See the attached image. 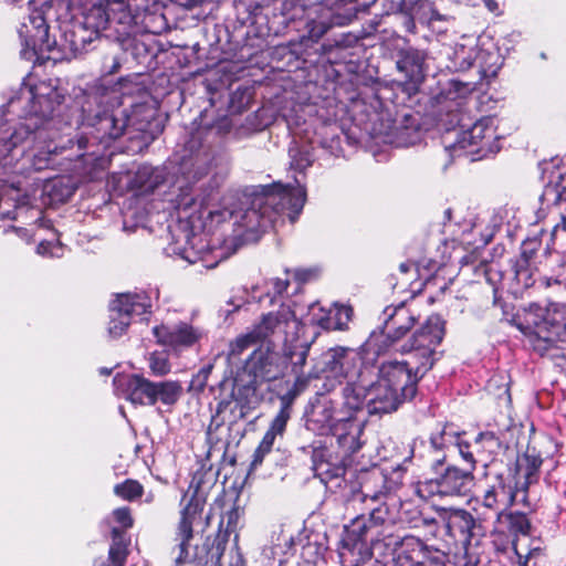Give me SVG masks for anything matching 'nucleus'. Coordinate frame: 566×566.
Wrapping results in <instances>:
<instances>
[{"label": "nucleus", "instance_id": "nucleus-23", "mask_svg": "<svg viewBox=\"0 0 566 566\" xmlns=\"http://www.w3.org/2000/svg\"><path fill=\"white\" fill-rule=\"evenodd\" d=\"M433 562L446 566L444 555L439 552H428L420 541L403 543L402 549L396 557V566H420Z\"/></svg>", "mask_w": 566, "mask_h": 566}, {"label": "nucleus", "instance_id": "nucleus-27", "mask_svg": "<svg viewBox=\"0 0 566 566\" xmlns=\"http://www.w3.org/2000/svg\"><path fill=\"white\" fill-rule=\"evenodd\" d=\"M420 140L418 122L411 115H405L403 123L395 125L388 142L396 147H408Z\"/></svg>", "mask_w": 566, "mask_h": 566}, {"label": "nucleus", "instance_id": "nucleus-8", "mask_svg": "<svg viewBox=\"0 0 566 566\" xmlns=\"http://www.w3.org/2000/svg\"><path fill=\"white\" fill-rule=\"evenodd\" d=\"M306 201V191L296 186L274 184L264 197L254 200L252 207L242 217L245 232L265 231L274 226L276 219L286 216L294 223Z\"/></svg>", "mask_w": 566, "mask_h": 566}, {"label": "nucleus", "instance_id": "nucleus-6", "mask_svg": "<svg viewBox=\"0 0 566 566\" xmlns=\"http://www.w3.org/2000/svg\"><path fill=\"white\" fill-rule=\"evenodd\" d=\"M155 113L147 104H136L130 109L116 108L88 116L83 124L87 130L77 139L78 149L87 147L88 144L108 146L124 134H128L130 139L137 138L139 134L149 130Z\"/></svg>", "mask_w": 566, "mask_h": 566}, {"label": "nucleus", "instance_id": "nucleus-18", "mask_svg": "<svg viewBox=\"0 0 566 566\" xmlns=\"http://www.w3.org/2000/svg\"><path fill=\"white\" fill-rule=\"evenodd\" d=\"M113 384L116 396L134 405L154 406L155 382L138 375L118 374Z\"/></svg>", "mask_w": 566, "mask_h": 566}, {"label": "nucleus", "instance_id": "nucleus-16", "mask_svg": "<svg viewBox=\"0 0 566 566\" xmlns=\"http://www.w3.org/2000/svg\"><path fill=\"white\" fill-rule=\"evenodd\" d=\"M286 358L269 347L254 350L245 363V370L254 382L272 381L285 375Z\"/></svg>", "mask_w": 566, "mask_h": 566}, {"label": "nucleus", "instance_id": "nucleus-59", "mask_svg": "<svg viewBox=\"0 0 566 566\" xmlns=\"http://www.w3.org/2000/svg\"><path fill=\"white\" fill-rule=\"evenodd\" d=\"M229 304L233 306V311H237L242 306L243 302H235V298H231Z\"/></svg>", "mask_w": 566, "mask_h": 566}, {"label": "nucleus", "instance_id": "nucleus-60", "mask_svg": "<svg viewBox=\"0 0 566 566\" xmlns=\"http://www.w3.org/2000/svg\"><path fill=\"white\" fill-rule=\"evenodd\" d=\"M228 405H229V402H228V401H226V400L220 401V402H219V405H218V410H217V411H218V413H221V412L226 409V407H227Z\"/></svg>", "mask_w": 566, "mask_h": 566}, {"label": "nucleus", "instance_id": "nucleus-19", "mask_svg": "<svg viewBox=\"0 0 566 566\" xmlns=\"http://www.w3.org/2000/svg\"><path fill=\"white\" fill-rule=\"evenodd\" d=\"M439 518L443 522L448 535L470 544L473 537V530L476 526L473 515L463 509L434 506Z\"/></svg>", "mask_w": 566, "mask_h": 566}, {"label": "nucleus", "instance_id": "nucleus-62", "mask_svg": "<svg viewBox=\"0 0 566 566\" xmlns=\"http://www.w3.org/2000/svg\"><path fill=\"white\" fill-rule=\"evenodd\" d=\"M98 177H99V175H98V172L96 171L95 168L92 171L88 172V179H91V180L96 179Z\"/></svg>", "mask_w": 566, "mask_h": 566}, {"label": "nucleus", "instance_id": "nucleus-58", "mask_svg": "<svg viewBox=\"0 0 566 566\" xmlns=\"http://www.w3.org/2000/svg\"><path fill=\"white\" fill-rule=\"evenodd\" d=\"M258 448H259L261 451H264V452L270 453L273 447H272V446H270L268 442L261 441Z\"/></svg>", "mask_w": 566, "mask_h": 566}, {"label": "nucleus", "instance_id": "nucleus-13", "mask_svg": "<svg viewBox=\"0 0 566 566\" xmlns=\"http://www.w3.org/2000/svg\"><path fill=\"white\" fill-rule=\"evenodd\" d=\"M151 307L150 297L144 293L118 294L109 303L108 334L113 338L123 336L135 316H140Z\"/></svg>", "mask_w": 566, "mask_h": 566}, {"label": "nucleus", "instance_id": "nucleus-12", "mask_svg": "<svg viewBox=\"0 0 566 566\" xmlns=\"http://www.w3.org/2000/svg\"><path fill=\"white\" fill-rule=\"evenodd\" d=\"M474 475L471 471L448 467L437 479L426 480L416 485V494L422 500L452 499L464 496L473 484Z\"/></svg>", "mask_w": 566, "mask_h": 566}, {"label": "nucleus", "instance_id": "nucleus-5", "mask_svg": "<svg viewBox=\"0 0 566 566\" xmlns=\"http://www.w3.org/2000/svg\"><path fill=\"white\" fill-rule=\"evenodd\" d=\"M385 497L386 493L381 491L363 495V502H377L379 505L370 507L368 516L359 515L344 527L338 549L340 566H364L371 558L373 546L388 536L385 524L389 512L382 505Z\"/></svg>", "mask_w": 566, "mask_h": 566}, {"label": "nucleus", "instance_id": "nucleus-44", "mask_svg": "<svg viewBox=\"0 0 566 566\" xmlns=\"http://www.w3.org/2000/svg\"><path fill=\"white\" fill-rule=\"evenodd\" d=\"M63 250L62 244L57 240L41 239L36 247L38 254L49 258H61Z\"/></svg>", "mask_w": 566, "mask_h": 566}, {"label": "nucleus", "instance_id": "nucleus-1", "mask_svg": "<svg viewBox=\"0 0 566 566\" xmlns=\"http://www.w3.org/2000/svg\"><path fill=\"white\" fill-rule=\"evenodd\" d=\"M65 95L51 81L23 83L2 113L15 114L20 122L0 119V182L9 174H30L54 165L55 156L64 148L55 139L62 125Z\"/></svg>", "mask_w": 566, "mask_h": 566}, {"label": "nucleus", "instance_id": "nucleus-36", "mask_svg": "<svg viewBox=\"0 0 566 566\" xmlns=\"http://www.w3.org/2000/svg\"><path fill=\"white\" fill-rule=\"evenodd\" d=\"M525 468H524V483L520 490V496L527 495V489L531 484L536 483L538 481V472L543 460L539 455L526 454L524 457Z\"/></svg>", "mask_w": 566, "mask_h": 566}, {"label": "nucleus", "instance_id": "nucleus-3", "mask_svg": "<svg viewBox=\"0 0 566 566\" xmlns=\"http://www.w3.org/2000/svg\"><path fill=\"white\" fill-rule=\"evenodd\" d=\"M406 400L397 388L389 387L376 376V367L366 382H352L342 389L339 399L325 400L316 407L307 420L311 430L329 434L336 440L345 457L358 452L363 446V434L367 423L364 407L370 415L395 411Z\"/></svg>", "mask_w": 566, "mask_h": 566}, {"label": "nucleus", "instance_id": "nucleus-42", "mask_svg": "<svg viewBox=\"0 0 566 566\" xmlns=\"http://www.w3.org/2000/svg\"><path fill=\"white\" fill-rule=\"evenodd\" d=\"M327 308L321 306L318 303H311L307 306V313L305 317V322H302V326L304 324L316 325L322 329H325L326 317H327Z\"/></svg>", "mask_w": 566, "mask_h": 566}, {"label": "nucleus", "instance_id": "nucleus-33", "mask_svg": "<svg viewBox=\"0 0 566 566\" xmlns=\"http://www.w3.org/2000/svg\"><path fill=\"white\" fill-rule=\"evenodd\" d=\"M182 394V387L178 381L155 382L154 405L157 401L166 406L175 405Z\"/></svg>", "mask_w": 566, "mask_h": 566}, {"label": "nucleus", "instance_id": "nucleus-48", "mask_svg": "<svg viewBox=\"0 0 566 566\" xmlns=\"http://www.w3.org/2000/svg\"><path fill=\"white\" fill-rule=\"evenodd\" d=\"M213 369V364L209 363L201 367L199 371L192 377L191 387L201 391L207 385V380Z\"/></svg>", "mask_w": 566, "mask_h": 566}, {"label": "nucleus", "instance_id": "nucleus-20", "mask_svg": "<svg viewBox=\"0 0 566 566\" xmlns=\"http://www.w3.org/2000/svg\"><path fill=\"white\" fill-rule=\"evenodd\" d=\"M157 343L176 352L191 347L200 338L201 333L193 326L180 322L174 326L160 325L153 328Z\"/></svg>", "mask_w": 566, "mask_h": 566}, {"label": "nucleus", "instance_id": "nucleus-40", "mask_svg": "<svg viewBox=\"0 0 566 566\" xmlns=\"http://www.w3.org/2000/svg\"><path fill=\"white\" fill-rule=\"evenodd\" d=\"M329 17V10H324V14L321 15L319 20H311L307 22L308 36L313 41H318L333 25Z\"/></svg>", "mask_w": 566, "mask_h": 566}, {"label": "nucleus", "instance_id": "nucleus-55", "mask_svg": "<svg viewBox=\"0 0 566 566\" xmlns=\"http://www.w3.org/2000/svg\"><path fill=\"white\" fill-rule=\"evenodd\" d=\"M345 474L344 465H336L332 471V478H338Z\"/></svg>", "mask_w": 566, "mask_h": 566}, {"label": "nucleus", "instance_id": "nucleus-45", "mask_svg": "<svg viewBox=\"0 0 566 566\" xmlns=\"http://www.w3.org/2000/svg\"><path fill=\"white\" fill-rule=\"evenodd\" d=\"M149 368L156 376H164L170 371L168 357L164 353H154L149 357Z\"/></svg>", "mask_w": 566, "mask_h": 566}, {"label": "nucleus", "instance_id": "nucleus-25", "mask_svg": "<svg viewBox=\"0 0 566 566\" xmlns=\"http://www.w3.org/2000/svg\"><path fill=\"white\" fill-rule=\"evenodd\" d=\"M76 188V184L70 177L51 178L43 185V202L46 205L64 203L74 195Z\"/></svg>", "mask_w": 566, "mask_h": 566}, {"label": "nucleus", "instance_id": "nucleus-4", "mask_svg": "<svg viewBox=\"0 0 566 566\" xmlns=\"http://www.w3.org/2000/svg\"><path fill=\"white\" fill-rule=\"evenodd\" d=\"M209 171V157L202 154H196L184 158L180 163L178 172L180 176L176 180L177 193L169 199L172 208L177 211L179 222H186L189 233L187 247L181 249L171 248V252L178 255L188 264L201 263L203 268H214L218 261L209 262L208 258L211 251L201 235L197 232L203 230L205 220L212 217V210L208 208L207 196L200 187L195 184L201 180Z\"/></svg>", "mask_w": 566, "mask_h": 566}, {"label": "nucleus", "instance_id": "nucleus-22", "mask_svg": "<svg viewBox=\"0 0 566 566\" xmlns=\"http://www.w3.org/2000/svg\"><path fill=\"white\" fill-rule=\"evenodd\" d=\"M2 216L8 219L19 220V219H28L30 216L34 218V221L29 224V228H15L12 227V230L20 237L21 239L30 242L32 238L38 237V231L50 230L51 223L49 220H45L42 216V210L39 208H29L24 203L15 207L13 211L3 212Z\"/></svg>", "mask_w": 566, "mask_h": 566}, {"label": "nucleus", "instance_id": "nucleus-54", "mask_svg": "<svg viewBox=\"0 0 566 566\" xmlns=\"http://www.w3.org/2000/svg\"><path fill=\"white\" fill-rule=\"evenodd\" d=\"M560 230L566 231V217H563L562 220L554 227L553 234Z\"/></svg>", "mask_w": 566, "mask_h": 566}, {"label": "nucleus", "instance_id": "nucleus-2", "mask_svg": "<svg viewBox=\"0 0 566 566\" xmlns=\"http://www.w3.org/2000/svg\"><path fill=\"white\" fill-rule=\"evenodd\" d=\"M384 315L387 332L373 334L365 350L374 355L394 350L405 356L401 360L382 361L376 367V376L389 387L397 388L405 399H412L418 381L436 361V349L444 336V321L439 315H431L407 342H402L413 327L416 316L405 304L387 307Z\"/></svg>", "mask_w": 566, "mask_h": 566}, {"label": "nucleus", "instance_id": "nucleus-51", "mask_svg": "<svg viewBox=\"0 0 566 566\" xmlns=\"http://www.w3.org/2000/svg\"><path fill=\"white\" fill-rule=\"evenodd\" d=\"M496 437L492 432H481L475 438V446H479L480 443H486L489 446L496 444Z\"/></svg>", "mask_w": 566, "mask_h": 566}, {"label": "nucleus", "instance_id": "nucleus-11", "mask_svg": "<svg viewBox=\"0 0 566 566\" xmlns=\"http://www.w3.org/2000/svg\"><path fill=\"white\" fill-rule=\"evenodd\" d=\"M321 373L327 378H345L346 385L366 382L374 371V365L365 364L361 353L354 348L335 347L321 356Z\"/></svg>", "mask_w": 566, "mask_h": 566}, {"label": "nucleus", "instance_id": "nucleus-49", "mask_svg": "<svg viewBox=\"0 0 566 566\" xmlns=\"http://www.w3.org/2000/svg\"><path fill=\"white\" fill-rule=\"evenodd\" d=\"M114 520L120 525L122 531H126L133 526V517L128 507H118L113 511Z\"/></svg>", "mask_w": 566, "mask_h": 566}, {"label": "nucleus", "instance_id": "nucleus-17", "mask_svg": "<svg viewBox=\"0 0 566 566\" xmlns=\"http://www.w3.org/2000/svg\"><path fill=\"white\" fill-rule=\"evenodd\" d=\"M201 510L202 505L196 497H191L181 510L177 530V537L180 539V544L178 545V555L175 558L176 566H182L186 564L203 566V562L201 559L192 557L189 553V542L193 537L192 525Z\"/></svg>", "mask_w": 566, "mask_h": 566}, {"label": "nucleus", "instance_id": "nucleus-37", "mask_svg": "<svg viewBox=\"0 0 566 566\" xmlns=\"http://www.w3.org/2000/svg\"><path fill=\"white\" fill-rule=\"evenodd\" d=\"M256 339L252 327L245 333L238 336L233 342L229 345V352L227 354V359L232 360L239 357L244 350L259 343Z\"/></svg>", "mask_w": 566, "mask_h": 566}, {"label": "nucleus", "instance_id": "nucleus-31", "mask_svg": "<svg viewBox=\"0 0 566 566\" xmlns=\"http://www.w3.org/2000/svg\"><path fill=\"white\" fill-rule=\"evenodd\" d=\"M241 516L242 512L237 506H233L226 513L224 517L220 522L219 532L216 538L218 548L227 544L231 533H235L234 538L235 541L238 539L239 535L237 533V530L239 527Z\"/></svg>", "mask_w": 566, "mask_h": 566}, {"label": "nucleus", "instance_id": "nucleus-56", "mask_svg": "<svg viewBox=\"0 0 566 566\" xmlns=\"http://www.w3.org/2000/svg\"><path fill=\"white\" fill-rule=\"evenodd\" d=\"M413 268V263L412 262H403L399 265V270L401 273H407L409 272V270Z\"/></svg>", "mask_w": 566, "mask_h": 566}, {"label": "nucleus", "instance_id": "nucleus-30", "mask_svg": "<svg viewBox=\"0 0 566 566\" xmlns=\"http://www.w3.org/2000/svg\"><path fill=\"white\" fill-rule=\"evenodd\" d=\"M325 331H346L353 318V308L349 305L335 303L327 308Z\"/></svg>", "mask_w": 566, "mask_h": 566}, {"label": "nucleus", "instance_id": "nucleus-38", "mask_svg": "<svg viewBox=\"0 0 566 566\" xmlns=\"http://www.w3.org/2000/svg\"><path fill=\"white\" fill-rule=\"evenodd\" d=\"M114 492L126 501H134L143 495L144 488L138 481L128 479L123 483L116 484Z\"/></svg>", "mask_w": 566, "mask_h": 566}, {"label": "nucleus", "instance_id": "nucleus-24", "mask_svg": "<svg viewBox=\"0 0 566 566\" xmlns=\"http://www.w3.org/2000/svg\"><path fill=\"white\" fill-rule=\"evenodd\" d=\"M167 169L165 167H153L142 165L138 167L128 182L133 190L139 193H151L167 180Z\"/></svg>", "mask_w": 566, "mask_h": 566}, {"label": "nucleus", "instance_id": "nucleus-63", "mask_svg": "<svg viewBox=\"0 0 566 566\" xmlns=\"http://www.w3.org/2000/svg\"><path fill=\"white\" fill-rule=\"evenodd\" d=\"M111 373H112V369H108V368H105V367L99 369V374L104 375V376H108V375H111Z\"/></svg>", "mask_w": 566, "mask_h": 566}, {"label": "nucleus", "instance_id": "nucleus-39", "mask_svg": "<svg viewBox=\"0 0 566 566\" xmlns=\"http://www.w3.org/2000/svg\"><path fill=\"white\" fill-rule=\"evenodd\" d=\"M291 168L297 171H303L313 164V155L307 148H300L297 146L290 148Z\"/></svg>", "mask_w": 566, "mask_h": 566}, {"label": "nucleus", "instance_id": "nucleus-14", "mask_svg": "<svg viewBox=\"0 0 566 566\" xmlns=\"http://www.w3.org/2000/svg\"><path fill=\"white\" fill-rule=\"evenodd\" d=\"M476 502L485 509V512L481 513L483 518L494 516L496 522L514 504L530 506L527 495L520 496V490L507 485L502 476H499L497 481L485 490L481 499H476Z\"/></svg>", "mask_w": 566, "mask_h": 566}, {"label": "nucleus", "instance_id": "nucleus-9", "mask_svg": "<svg viewBox=\"0 0 566 566\" xmlns=\"http://www.w3.org/2000/svg\"><path fill=\"white\" fill-rule=\"evenodd\" d=\"M302 316L297 303L285 298L276 311L263 314L252 329L261 343H295L302 329Z\"/></svg>", "mask_w": 566, "mask_h": 566}, {"label": "nucleus", "instance_id": "nucleus-32", "mask_svg": "<svg viewBox=\"0 0 566 566\" xmlns=\"http://www.w3.org/2000/svg\"><path fill=\"white\" fill-rule=\"evenodd\" d=\"M499 525L505 524L507 532L517 537L520 535L526 536L531 532V522L526 514L520 512H504L497 521Z\"/></svg>", "mask_w": 566, "mask_h": 566}, {"label": "nucleus", "instance_id": "nucleus-26", "mask_svg": "<svg viewBox=\"0 0 566 566\" xmlns=\"http://www.w3.org/2000/svg\"><path fill=\"white\" fill-rule=\"evenodd\" d=\"M308 352L310 344L307 343H289L284 345V354L282 356L286 358V364H291V371L295 376L296 384H305L307 381L308 377L305 376L303 369Z\"/></svg>", "mask_w": 566, "mask_h": 566}, {"label": "nucleus", "instance_id": "nucleus-7", "mask_svg": "<svg viewBox=\"0 0 566 566\" xmlns=\"http://www.w3.org/2000/svg\"><path fill=\"white\" fill-rule=\"evenodd\" d=\"M521 329L530 346L541 356L557 358L566 355L565 304H531L525 311Z\"/></svg>", "mask_w": 566, "mask_h": 566}, {"label": "nucleus", "instance_id": "nucleus-52", "mask_svg": "<svg viewBox=\"0 0 566 566\" xmlns=\"http://www.w3.org/2000/svg\"><path fill=\"white\" fill-rule=\"evenodd\" d=\"M266 454H268V452L261 451L259 448H256V450L254 451V454H253L251 465L253 468L259 467L263 462V459Z\"/></svg>", "mask_w": 566, "mask_h": 566}, {"label": "nucleus", "instance_id": "nucleus-35", "mask_svg": "<svg viewBox=\"0 0 566 566\" xmlns=\"http://www.w3.org/2000/svg\"><path fill=\"white\" fill-rule=\"evenodd\" d=\"M106 20H116L118 23H127L133 19L129 0H106Z\"/></svg>", "mask_w": 566, "mask_h": 566}, {"label": "nucleus", "instance_id": "nucleus-28", "mask_svg": "<svg viewBox=\"0 0 566 566\" xmlns=\"http://www.w3.org/2000/svg\"><path fill=\"white\" fill-rule=\"evenodd\" d=\"M401 7L408 10L421 23L431 25L434 21H444L447 17L440 14L430 0H401Z\"/></svg>", "mask_w": 566, "mask_h": 566}, {"label": "nucleus", "instance_id": "nucleus-47", "mask_svg": "<svg viewBox=\"0 0 566 566\" xmlns=\"http://www.w3.org/2000/svg\"><path fill=\"white\" fill-rule=\"evenodd\" d=\"M290 287V281L287 279L274 277L268 282V293L272 294V301L275 297H281Z\"/></svg>", "mask_w": 566, "mask_h": 566}, {"label": "nucleus", "instance_id": "nucleus-21", "mask_svg": "<svg viewBox=\"0 0 566 566\" xmlns=\"http://www.w3.org/2000/svg\"><path fill=\"white\" fill-rule=\"evenodd\" d=\"M427 53L422 50L409 48L398 54L397 70L405 77V83L410 91L418 90L426 76Z\"/></svg>", "mask_w": 566, "mask_h": 566}, {"label": "nucleus", "instance_id": "nucleus-43", "mask_svg": "<svg viewBox=\"0 0 566 566\" xmlns=\"http://www.w3.org/2000/svg\"><path fill=\"white\" fill-rule=\"evenodd\" d=\"M457 434L452 428L446 426L440 432L431 436L430 443L433 449L442 450L453 446V441H457Z\"/></svg>", "mask_w": 566, "mask_h": 566}, {"label": "nucleus", "instance_id": "nucleus-64", "mask_svg": "<svg viewBox=\"0 0 566 566\" xmlns=\"http://www.w3.org/2000/svg\"><path fill=\"white\" fill-rule=\"evenodd\" d=\"M420 566H443V565L440 563L433 562V563H429V564H421Z\"/></svg>", "mask_w": 566, "mask_h": 566}, {"label": "nucleus", "instance_id": "nucleus-57", "mask_svg": "<svg viewBox=\"0 0 566 566\" xmlns=\"http://www.w3.org/2000/svg\"><path fill=\"white\" fill-rule=\"evenodd\" d=\"M484 3L491 12H495L497 10V3L494 0H484Z\"/></svg>", "mask_w": 566, "mask_h": 566}, {"label": "nucleus", "instance_id": "nucleus-61", "mask_svg": "<svg viewBox=\"0 0 566 566\" xmlns=\"http://www.w3.org/2000/svg\"><path fill=\"white\" fill-rule=\"evenodd\" d=\"M444 463V457L437 458L433 462V468L437 469L438 467H441Z\"/></svg>", "mask_w": 566, "mask_h": 566}, {"label": "nucleus", "instance_id": "nucleus-34", "mask_svg": "<svg viewBox=\"0 0 566 566\" xmlns=\"http://www.w3.org/2000/svg\"><path fill=\"white\" fill-rule=\"evenodd\" d=\"M291 417L290 407L286 402H284L277 412V415L272 420L270 428L265 432L262 441L268 442L273 447L274 441L277 436H283L286 429L287 421Z\"/></svg>", "mask_w": 566, "mask_h": 566}, {"label": "nucleus", "instance_id": "nucleus-29", "mask_svg": "<svg viewBox=\"0 0 566 566\" xmlns=\"http://www.w3.org/2000/svg\"><path fill=\"white\" fill-rule=\"evenodd\" d=\"M130 538L119 527L112 528V544L108 551V558L113 566H125L128 556Z\"/></svg>", "mask_w": 566, "mask_h": 566}, {"label": "nucleus", "instance_id": "nucleus-41", "mask_svg": "<svg viewBox=\"0 0 566 566\" xmlns=\"http://www.w3.org/2000/svg\"><path fill=\"white\" fill-rule=\"evenodd\" d=\"M475 90V84L472 82H462L460 80H451L447 90V97L449 99H462L469 96Z\"/></svg>", "mask_w": 566, "mask_h": 566}, {"label": "nucleus", "instance_id": "nucleus-46", "mask_svg": "<svg viewBox=\"0 0 566 566\" xmlns=\"http://www.w3.org/2000/svg\"><path fill=\"white\" fill-rule=\"evenodd\" d=\"M452 447H455L458 449L461 458L467 462L468 468L465 470L467 471H471L473 473L474 470H475L476 462H475L473 452L470 451V444L467 443V442H463L460 439V434L458 433L457 434V441H453V446Z\"/></svg>", "mask_w": 566, "mask_h": 566}, {"label": "nucleus", "instance_id": "nucleus-15", "mask_svg": "<svg viewBox=\"0 0 566 566\" xmlns=\"http://www.w3.org/2000/svg\"><path fill=\"white\" fill-rule=\"evenodd\" d=\"M18 32L21 39V56L23 59L32 60L34 56L51 50L49 27L41 11H32L27 21L21 23Z\"/></svg>", "mask_w": 566, "mask_h": 566}, {"label": "nucleus", "instance_id": "nucleus-10", "mask_svg": "<svg viewBox=\"0 0 566 566\" xmlns=\"http://www.w3.org/2000/svg\"><path fill=\"white\" fill-rule=\"evenodd\" d=\"M446 150L458 156L464 151L479 159L496 154L500 150L496 118L484 116L478 119L470 128L461 130L455 143L446 145Z\"/></svg>", "mask_w": 566, "mask_h": 566}, {"label": "nucleus", "instance_id": "nucleus-50", "mask_svg": "<svg viewBox=\"0 0 566 566\" xmlns=\"http://www.w3.org/2000/svg\"><path fill=\"white\" fill-rule=\"evenodd\" d=\"M313 275L314 272L312 270H296L294 272V277L296 281L295 293L298 292L301 285L307 282Z\"/></svg>", "mask_w": 566, "mask_h": 566}, {"label": "nucleus", "instance_id": "nucleus-53", "mask_svg": "<svg viewBox=\"0 0 566 566\" xmlns=\"http://www.w3.org/2000/svg\"><path fill=\"white\" fill-rule=\"evenodd\" d=\"M415 17L411 14V17L406 18L405 27L406 30L409 32H415L416 30V23H415Z\"/></svg>", "mask_w": 566, "mask_h": 566}]
</instances>
